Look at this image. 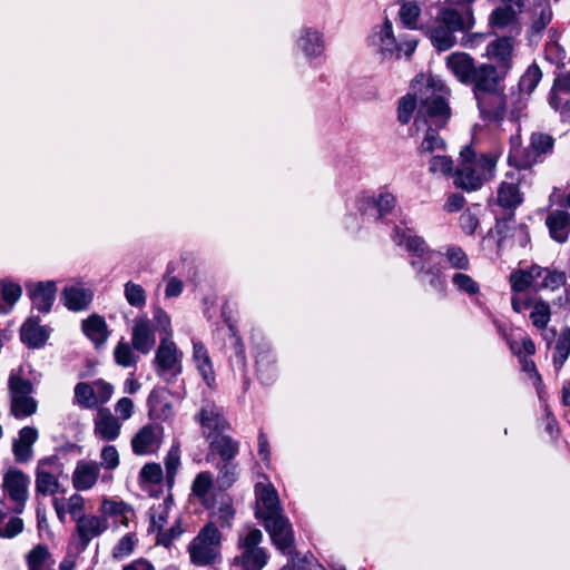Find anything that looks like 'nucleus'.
I'll use <instances>...</instances> for the list:
<instances>
[{
  "mask_svg": "<svg viewBox=\"0 0 570 570\" xmlns=\"http://www.w3.org/2000/svg\"><path fill=\"white\" fill-rule=\"evenodd\" d=\"M475 23L471 8L442 7L429 27V38L438 51H445L458 43V33L468 32Z\"/></svg>",
  "mask_w": 570,
  "mask_h": 570,
  "instance_id": "nucleus-1",
  "label": "nucleus"
},
{
  "mask_svg": "<svg viewBox=\"0 0 570 570\" xmlns=\"http://www.w3.org/2000/svg\"><path fill=\"white\" fill-rule=\"evenodd\" d=\"M448 95L446 88L440 80L429 79L419 92V107L414 124L419 126L423 121L425 125H433L436 128L445 127L451 118Z\"/></svg>",
  "mask_w": 570,
  "mask_h": 570,
  "instance_id": "nucleus-2",
  "label": "nucleus"
},
{
  "mask_svg": "<svg viewBox=\"0 0 570 570\" xmlns=\"http://www.w3.org/2000/svg\"><path fill=\"white\" fill-rule=\"evenodd\" d=\"M198 416L203 428L210 430L206 435L210 452L218 454L223 462L233 461L239 452V443L224 433L230 425L222 415L220 409L215 404H207Z\"/></svg>",
  "mask_w": 570,
  "mask_h": 570,
  "instance_id": "nucleus-3",
  "label": "nucleus"
},
{
  "mask_svg": "<svg viewBox=\"0 0 570 570\" xmlns=\"http://www.w3.org/2000/svg\"><path fill=\"white\" fill-rule=\"evenodd\" d=\"M222 533L205 524L188 546L190 560L196 566H210L220 560Z\"/></svg>",
  "mask_w": 570,
  "mask_h": 570,
  "instance_id": "nucleus-4",
  "label": "nucleus"
},
{
  "mask_svg": "<svg viewBox=\"0 0 570 570\" xmlns=\"http://www.w3.org/2000/svg\"><path fill=\"white\" fill-rule=\"evenodd\" d=\"M392 238L397 246H404L411 254L410 265L416 271L417 276H421L426 265L433 263L439 256V253L429 248L422 237L413 235L410 229H402L396 226Z\"/></svg>",
  "mask_w": 570,
  "mask_h": 570,
  "instance_id": "nucleus-5",
  "label": "nucleus"
},
{
  "mask_svg": "<svg viewBox=\"0 0 570 570\" xmlns=\"http://www.w3.org/2000/svg\"><path fill=\"white\" fill-rule=\"evenodd\" d=\"M263 533L259 529H249L245 534L238 535L240 556L234 559V564L240 570H262L267 562V554L259 547Z\"/></svg>",
  "mask_w": 570,
  "mask_h": 570,
  "instance_id": "nucleus-6",
  "label": "nucleus"
},
{
  "mask_svg": "<svg viewBox=\"0 0 570 570\" xmlns=\"http://www.w3.org/2000/svg\"><path fill=\"white\" fill-rule=\"evenodd\" d=\"M264 528L268 532L272 542L284 554L293 553L294 532L289 520L283 514L266 515L264 519Z\"/></svg>",
  "mask_w": 570,
  "mask_h": 570,
  "instance_id": "nucleus-7",
  "label": "nucleus"
},
{
  "mask_svg": "<svg viewBox=\"0 0 570 570\" xmlns=\"http://www.w3.org/2000/svg\"><path fill=\"white\" fill-rule=\"evenodd\" d=\"M461 165L458 168L454 177V184L456 187L466 191H473L483 185L482 173L473 166L474 150L470 146H465L461 153Z\"/></svg>",
  "mask_w": 570,
  "mask_h": 570,
  "instance_id": "nucleus-8",
  "label": "nucleus"
},
{
  "mask_svg": "<svg viewBox=\"0 0 570 570\" xmlns=\"http://www.w3.org/2000/svg\"><path fill=\"white\" fill-rule=\"evenodd\" d=\"M478 108L483 119L500 122L507 112V96L504 87L501 86L491 91L474 96Z\"/></svg>",
  "mask_w": 570,
  "mask_h": 570,
  "instance_id": "nucleus-9",
  "label": "nucleus"
},
{
  "mask_svg": "<svg viewBox=\"0 0 570 570\" xmlns=\"http://www.w3.org/2000/svg\"><path fill=\"white\" fill-rule=\"evenodd\" d=\"M554 146V138L543 132H532L530 136V144L527 151L519 157V169L531 168L534 164L542 160V158L551 154Z\"/></svg>",
  "mask_w": 570,
  "mask_h": 570,
  "instance_id": "nucleus-10",
  "label": "nucleus"
},
{
  "mask_svg": "<svg viewBox=\"0 0 570 570\" xmlns=\"http://www.w3.org/2000/svg\"><path fill=\"white\" fill-rule=\"evenodd\" d=\"M504 77L505 72L499 70L494 65L479 63L468 85L472 87L473 95L478 96L503 86Z\"/></svg>",
  "mask_w": 570,
  "mask_h": 570,
  "instance_id": "nucleus-11",
  "label": "nucleus"
},
{
  "mask_svg": "<svg viewBox=\"0 0 570 570\" xmlns=\"http://www.w3.org/2000/svg\"><path fill=\"white\" fill-rule=\"evenodd\" d=\"M171 393L166 387L154 389L148 399L149 417L153 420H167L174 416Z\"/></svg>",
  "mask_w": 570,
  "mask_h": 570,
  "instance_id": "nucleus-12",
  "label": "nucleus"
},
{
  "mask_svg": "<svg viewBox=\"0 0 570 570\" xmlns=\"http://www.w3.org/2000/svg\"><path fill=\"white\" fill-rule=\"evenodd\" d=\"M257 510L256 518L264 519L266 515L277 514L282 512L279 499L276 490L272 484L264 485L258 483L255 488Z\"/></svg>",
  "mask_w": 570,
  "mask_h": 570,
  "instance_id": "nucleus-13",
  "label": "nucleus"
},
{
  "mask_svg": "<svg viewBox=\"0 0 570 570\" xmlns=\"http://www.w3.org/2000/svg\"><path fill=\"white\" fill-rule=\"evenodd\" d=\"M478 66L475 60L465 52H453L446 58V67L464 85L471 81Z\"/></svg>",
  "mask_w": 570,
  "mask_h": 570,
  "instance_id": "nucleus-14",
  "label": "nucleus"
},
{
  "mask_svg": "<svg viewBox=\"0 0 570 570\" xmlns=\"http://www.w3.org/2000/svg\"><path fill=\"white\" fill-rule=\"evenodd\" d=\"M49 338L47 327L40 325L38 316H31L26 320L20 328V340L29 348L42 347Z\"/></svg>",
  "mask_w": 570,
  "mask_h": 570,
  "instance_id": "nucleus-15",
  "label": "nucleus"
},
{
  "mask_svg": "<svg viewBox=\"0 0 570 570\" xmlns=\"http://www.w3.org/2000/svg\"><path fill=\"white\" fill-rule=\"evenodd\" d=\"M530 11L532 17L528 29V39L531 43H538L542 38L543 31L551 22L553 12L549 0H546L541 6Z\"/></svg>",
  "mask_w": 570,
  "mask_h": 570,
  "instance_id": "nucleus-16",
  "label": "nucleus"
},
{
  "mask_svg": "<svg viewBox=\"0 0 570 570\" xmlns=\"http://www.w3.org/2000/svg\"><path fill=\"white\" fill-rule=\"evenodd\" d=\"M38 440V431L33 426H24L19 431V438L12 442V452L18 463H26L32 458V445Z\"/></svg>",
  "mask_w": 570,
  "mask_h": 570,
  "instance_id": "nucleus-17",
  "label": "nucleus"
},
{
  "mask_svg": "<svg viewBox=\"0 0 570 570\" xmlns=\"http://www.w3.org/2000/svg\"><path fill=\"white\" fill-rule=\"evenodd\" d=\"M57 286L53 281L37 282L33 289L29 291L35 307L40 313H49L56 299Z\"/></svg>",
  "mask_w": 570,
  "mask_h": 570,
  "instance_id": "nucleus-18",
  "label": "nucleus"
},
{
  "mask_svg": "<svg viewBox=\"0 0 570 570\" xmlns=\"http://www.w3.org/2000/svg\"><path fill=\"white\" fill-rule=\"evenodd\" d=\"M92 298V291L78 286H66L60 294L62 304L72 312L87 309Z\"/></svg>",
  "mask_w": 570,
  "mask_h": 570,
  "instance_id": "nucleus-19",
  "label": "nucleus"
},
{
  "mask_svg": "<svg viewBox=\"0 0 570 570\" xmlns=\"http://www.w3.org/2000/svg\"><path fill=\"white\" fill-rule=\"evenodd\" d=\"M523 203V194L520 190L518 181L504 180L500 184L497 191V204L502 207L505 213L513 212Z\"/></svg>",
  "mask_w": 570,
  "mask_h": 570,
  "instance_id": "nucleus-20",
  "label": "nucleus"
},
{
  "mask_svg": "<svg viewBox=\"0 0 570 570\" xmlns=\"http://www.w3.org/2000/svg\"><path fill=\"white\" fill-rule=\"evenodd\" d=\"M120 423L109 409L100 407L95 419V434L104 441H114L120 433Z\"/></svg>",
  "mask_w": 570,
  "mask_h": 570,
  "instance_id": "nucleus-21",
  "label": "nucleus"
},
{
  "mask_svg": "<svg viewBox=\"0 0 570 570\" xmlns=\"http://www.w3.org/2000/svg\"><path fill=\"white\" fill-rule=\"evenodd\" d=\"M99 476V466L95 462L79 461L72 475L73 488L85 491L92 488Z\"/></svg>",
  "mask_w": 570,
  "mask_h": 570,
  "instance_id": "nucleus-22",
  "label": "nucleus"
},
{
  "mask_svg": "<svg viewBox=\"0 0 570 570\" xmlns=\"http://www.w3.org/2000/svg\"><path fill=\"white\" fill-rule=\"evenodd\" d=\"M29 478L18 469L9 470L3 478V489L11 500H21L28 497Z\"/></svg>",
  "mask_w": 570,
  "mask_h": 570,
  "instance_id": "nucleus-23",
  "label": "nucleus"
},
{
  "mask_svg": "<svg viewBox=\"0 0 570 570\" xmlns=\"http://www.w3.org/2000/svg\"><path fill=\"white\" fill-rule=\"evenodd\" d=\"M193 361L203 380L209 387L215 383L213 364L205 345L199 341H193Z\"/></svg>",
  "mask_w": 570,
  "mask_h": 570,
  "instance_id": "nucleus-24",
  "label": "nucleus"
},
{
  "mask_svg": "<svg viewBox=\"0 0 570 570\" xmlns=\"http://www.w3.org/2000/svg\"><path fill=\"white\" fill-rule=\"evenodd\" d=\"M546 225L556 242L564 243L570 229V214L566 210H553L547 216Z\"/></svg>",
  "mask_w": 570,
  "mask_h": 570,
  "instance_id": "nucleus-25",
  "label": "nucleus"
},
{
  "mask_svg": "<svg viewBox=\"0 0 570 570\" xmlns=\"http://www.w3.org/2000/svg\"><path fill=\"white\" fill-rule=\"evenodd\" d=\"M81 328L86 336L92 341L96 347L102 346L109 336L106 321L98 314H92L88 318L83 320Z\"/></svg>",
  "mask_w": 570,
  "mask_h": 570,
  "instance_id": "nucleus-26",
  "label": "nucleus"
},
{
  "mask_svg": "<svg viewBox=\"0 0 570 570\" xmlns=\"http://www.w3.org/2000/svg\"><path fill=\"white\" fill-rule=\"evenodd\" d=\"M513 45L511 38H499L490 43L489 53L499 62L498 69L505 73L511 68Z\"/></svg>",
  "mask_w": 570,
  "mask_h": 570,
  "instance_id": "nucleus-27",
  "label": "nucleus"
},
{
  "mask_svg": "<svg viewBox=\"0 0 570 570\" xmlns=\"http://www.w3.org/2000/svg\"><path fill=\"white\" fill-rule=\"evenodd\" d=\"M132 346L141 353H148L155 343L154 334L150 331V323L147 318H139L132 328Z\"/></svg>",
  "mask_w": 570,
  "mask_h": 570,
  "instance_id": "nucleus-28",
  "label": "nucleus"
},
{
  "mask_svg": "<svg viewBox=\"0 0 570 570\" xmlns=\"http://www.w3.org/2000/svg\"><path fill=\"white\" fill-rule=\"evenodd\" d=\"M235 517V509L233 500L229 497L222 499L217 509L209 513V521L206 524H212L213 528H230Z\"/></svg>",
  "mask_w": 570,
  "mask_h": 570,
  "instance_id": "nucleus-29",
  "label": "nucleus"
},
{
  "mask_svg": "<svg viewBox=\"0 0 570 570\" xmlns=\"http://www.w3.org/2000/svg\"><path fill=\"white\" fill-rule=\"evenodd\" d=\"M299 49L306 57H317L324 50V41L322 35L313 29L305 28L297 41Z\"/></svg>",
  "mask_w": 570,
  "mask_h": 570,
  "instance_id": "nucleus-30",
  "label": "nucleus"
},
{
  "mask_svg": "<svg viewBox=\"0 0 570 570\" xmlns=\"http://www.w3.org/2000/svg\"><path fill=\"white\" fill-rule=\"evenodd\" d=\"M379 37V46L380 50L384 58H390L394 53L397 58H400V52L402 50V45H399L393 36L392 23L390 20H385L382 26L381 31L377 35Z\"/></svg>",
  "mask_w": 570,
  "mask_h": 570,
  "instance_id": "nucleus-31",
  "label": "nucleus"
},
{
  "mask_svg": "<svg viewBox=\"0 0 570 570\" xmlns=\"http://www.w3.org/2000/svg\"><path fill=\"white\" fill-rule=\"evenodd\" d=\"M177 361L176 345L169 342L168 337H163L156 351L155 362L161 372L170 370Z\"/></svg>",
  "mask_w": 570,
  "mask_h": 570,
  "instance_id": "nucleus-32",
  "label": "nucleus"
},
{
  "mask_svg": "<svg viewBox=\"0 0 570 570\" xmlns=\"http://www.w3.org/2000/svg\"><path fill=\"white\" fill-rule=\"evenodd\" d=\"M570 355V327H563L557 338L552 357L553 366L559 372Z\"/></svg>",
  "mask_w": 570,
  "mask_h": 570,
  "instance_id": "nucleus-33",
  "label": "nucleus"
},
{
  "mask_svg": "<svg viewBox=\"0 0 570 570\" xmlns=\"http://www.w3.org/2000/svg\"><path fill=\"white\" fill-rule=\"evenodd\" d=\"M154 428L150 424L142 426L131 439V448L135 454L142 455L155 442Z\"/></svg>",
  "mask_w": 570,
  "mask_h": 570,
  "instance_id": "nucleus-34",
  "label": "nucleus"
},
{
  "mask_svg": "<svg viewBox=\"0 0 570 570\" xmlns=\"http://www.w3.org/2000/svg\"><path fill=\"white\" fill-rule=\"evenodd\" d=\"M417 279L423 282L425 277H428L429 285L436 291L442 297L446 294V282L444 275L441 273V271L436 267L435 261L433 263H430V265H426L425 271L421 274V276H417Z\"/></svg>",
  "mask_w": 570,
  "mask_h": 570,
  "instance_id": "nucleus-35",
  "label": "nucleus"
},
{
  "mask_svg": "<svg viewBox=\"0 0 570 570\" xmlns=\"http://www.w3.org/2000/svg\"><path fill=\"white\" fill-rule=\"evenodd\" d=\"M37 406V401L31 396L18 395L11 397L10 411L11 414L17 419L35 414Z\"/></svg>",
  "mask_w": 570,
  "mask_h": 570,
  "instance_id": "nucleus-36",
  "label": "nucleus"
},
{
  "mask_svg": "<svg viewBox=\"0 0 570 570\" xmlns=\"http://www.w3.org/2000/svg\"><path fill=\"white\" fill-rule=\"evenodd\" d=\"M426 131L424 139L420 146L419 151L421 154L428 153L432 154L435 150H444L446 147L445 140L439 135L438 130L440 128L434 127L433 125H426Z\"/></svg>",
  "mask_w": 570,
  "mask_h": 570,
  "instance_id": "nucleus-37",
  "label": "nucleus"
},
{
  "mask_svg": "<svg viewBox=\"0 0 570 570\" xmlns=\"http://www.w3.org/2000/svg\"><path fill=\"white\" fill-rule=\"evenodd\" d=\"M77 525H82V529L86 533L90 534L91 538L100 535L108 528L107 519L99 518L97 515L87 517L85 514H80L76 519Z\"/></svg>",
  "mask_w": 570,
  "mask_h": 570,
  "instance_id": "nucleus-38",
  "label": "nucleus"
},
{
  "mask_svg": "<svg viewBox=\"0 0 570 570\" xmlns=\"http://www.w3.org/2000/svg\"><path fill=\"white\" fill-rule=\"evenodd\" d=\"M58 488L59 482L55 475L43 469L37 468L36 491L38 494H55Z\"/></svg>",
  "mask_w": 570,
  "mask_h": 570,
  "instance_id": "nucleus-39",
  "label": "nucleus"
},
{
  "mask_svg": "<svg viewBox=\"0 0 570 570\" xmlns=\"http://www.w3.org/2000/svg\"><path fill=\"white\" fill-rule=\"evenodd\" d=\"M503 4L504 7L495 8L490 16V23L495 28H504L513 23L519 14L509 3Z\"/></svg>",
  "mask_w": 570,
  "mask_h": 570,
  "instance_id": "nucleus-40",
  "label": "nucleus"
},
{
  "mask_svg": "<svg viewBox=\"0 0 570 570\" xmlns=\"http://www.w3.org/2000/svg\"><path fill=\"white\" fill-rule=\"evenodd\" d=\"M542 78V71L537 63L529 66L527 71L522 75L519 80V89L521 92L530 95L537 88L539 81Z\"/></svg>",
  "mask_w": 570,
  "mask_h": 570,
  "instance_id": "nucleus-41",
  "label": "nucleus"
},
{
  "mask_svg": "<svg viewBox=\"0 0 570 570\" xmlns=\"http://www.w3.org/2000/svg\"><path fill=\"white\" fill-rule=\"evenodd\" d=\"M550 305L542 299L535 301L533 303V309L530 313L532 324L539 330H544L550 321Z\"/></svg>",
  "mask_w": 570,
  "mask_h": 570,
  "instance_id": "nucleus-42",
  "label": "nucleus"
},
{
  "mask_svg": "<svg viewBox=\"0 0 570 570\" xmlns=\"http://www.w3.org/2000/svg\"><path fill=\"white\" fill-rule=\"evenodd\" d=\"M75 399L85 409H92L97 404L95 390L89 383L80 382L75 387Z\"/></svg>",
  "mask_w": 570,
  "mask_h": 570,
  "instance_id": "nucleus-43",
  "label": "nucleus"
},
{
  "mask_svg": "<svg viewBox=\"0 0 570 570\" xmlns=\"http://www.w3.org/2000/svg\"><path fill=\"white\" fill-rule=\"evenodd\" d=\"M515 214L513 212L505 213L502 217L495 218V233L499 236L498 247H501L503 242L512 236L513 226L511 223L514 222Z\"/></svg>",
  "mask_w": 570,
  "mask_h": 570,
  "instance_id": "nucleus-44",
  "label": "nucleus"
},
{
  "mask_svg": "<svg viewBox=\"0 0 570 570\" xmlns=\"http://www.w3.org/2000/svg\"><path fill=\"white\" fill-rule=\"evenodd\" d=\"M237 464L232 461L224 462L219 466V473L217 476V484L220 490H227L230 488L237 479Z\"/></svg>",
  "mask_w": 570,
  "mask_h": 570,
  "instance_id": "nucleus-45",
  "label": "nucleus"
},
{
  "mask_svg": "<svg viewBox=\"0 0 570 570\" xmlns=\"http://www.w3.org/2000/svg\"><path fill=\"white\" fill-rule=\"evenodd\" d=\"M419 107V94L415 96L407 95L399 101L397 118L403 125H406L411 118L413 111Z\"/></svg>",
  "mask_w": 570,
  "mask_h": 570,
  "instance_id": "nucleus-46",
  "label": "nucleus"
},
{
  "mask_svg": "<svg viewBox=\"0 0 570 570\" xmlns=\"http://www.w3.org/2000/svg\"><path fill=\"white\" fill-rule=\"evenodd\" d=\"M8 518V513L0 511V537L13 538L23 530V521L18 517H11L3 527L4 520Z\"/></svg>",
  "mask_w": 570,
  "mask_h": 570,
  "instance_id": "nucleus-47",
  "label": "nucleus"
},
{
  "mask_svg": "<svg viewBox=\"0 0 570 570\" xmlns=\"http://www.w3.org/2000/svg\"><path fill=\"white\" fill-rule=\"evenodd\" d=\"M445 257L451 267L456 269H468L470 266L469 258L464 250L459 246H450L446 249Z\"/></svg>",
  "mask_w": 570,
  "mask_h": 570,
  "instance_id": "nucleus-48",
  "label": "nucleus"
},
{
  "mask_svg": "<svg viewBox=\"0 0 570 570\" xmlns=\"http://www.w3.org/2000/svg\"><path fill=\"white\" fill-rule=\"evenodd\" d=\"M125 296L127 302L134 307H141L146 303L145 289L132 282L125 284Z\"/></svg>",
  "mask_w": 570,
  "mask_h": 570,
  "instance_id": "nucleus-49",
  "label": "nucleus"
},
{
  "mask_svg": "<svg viewBox=\"0 0 570 570\" xmlns=\"http://www.w3.org/2000/svg\"><path fill=\"white\" fill-rule=\"evenodd\" d=\"M139 480L141 483L158 484L163 480V469L158 463H146L140 472Z\"/></svg>",
  "mask_w": 570,
  "mask_h": 570,
  "instance_id": "nucleus-50",
  "label": "nucleus"
},
{
  "mask_svg": "<svg viewBox=\"0 0 570 570\" xmlns=\"http://www.w3.org/2000/svg\"><path fill=\"white\" fill-rule=\"evenodd\" d=\"M48 547L45 544L36 546L28 554H27V563L29 570H40L43 562L49 557Z\"/></svg>",
  "mask_w": 570,
  "mask_h": 570,
  "instance_id": "nucleus-51",
  "label": "nucleus"
},
{
  "mask_svg": "<svg viewBox=\"0 0 570 570\" xmlns=\"http://www.w3.org/2000/svg\"><path fill=\"white\" fill-rule=\"evenodd\" d=\"M421 13V8L414 1L404 2L400 9L401 21L407 27H414Z\"/></svg>",
  "mask_w": 570,
  "mask_h": 570,
  "instance_id": "nucleus-52",
  "label": "nucleus"
},
{
  "mask_svg": "<svg viewBox=\"0 0 570 570\" xmlns=\"http://www.w3.org/2000/svg\"><path fill=\"white\" fill-rule=\"evenodd\" d=\"M9 390H10L11 397L18 396V395L30 396V394L33 392V385H32L31 381H29L27 379H22L17 375H10Z\"/></svg>",
  "mask_w": 570,
  "mask_h": 570,
  "instance_id": "nucleus-53",
  "label": "nucleus"
},
{
  "mask_svg": "<svg viewBox=\"0 0 570 570\" xmlns=\"http://www.w3.org/2000/svg\"><path fill=\"white\" fill-rule=\"evenodd\" d=\"M166 473H167V485L169 489H171L175 484V476H176V470L178 468V445L173 444L166 461Z\"/></svg>",
  "mask_w": 570,
  "mask_h": 570,
  "instance_id": "nucleus-54",
  "label": "nucleus"
},
{
  "mask_svg": "<svg viewBox=\"0 0 570 570\" xmlns=\"http://www.w3.org/2000/svg\"><path fill=\"white\" fill-rule=\"evenodd\" d=\"M115 361L118 365L128 367L135 363V355L128 343L119 342L114 352Z\"/></svg>",
  "mask_w": 570,
  "mask_h": 570,
  "instance_id": "nucleus-55",
  "label": "nucleus"
},
{
  "mask_svg": "<svg viewBox=\"0 0 570 570\" xmlns=\"http://www.w3.org/2000/svg\"><path fill=\"white\" fill-rule=\"evenodd\" d=\"M452 282L458 289L465 292L469 295H474L480 291L478 283L471 276L463 273L454 274Z\"/></svg>",
  "mask_w": 570,
  "mask_h": 570,
  "instance_id": "nucleus-56",
  "label": "nucleus"
},
{
  "mask_svg": "<svg viewBox=\"0 0 570 570\" xmlns=\"http://www.w3.org/2000/svg\"><path fill=\"white\" fill-rule=\"evenodd\" d=\"M430 173L449 175L453 170V160L448 156H433L430 159Z\"/></svg>",
  "mask_w": 570,
  "mask_h": 570,
  "instance_id": "nucleus-57",
  "label": "nucleus"
},
{
  "mask_svg": "<svg viewBox=\"0 0 570 570\" xmlns=\"http://www.w3.org/2000/svg\"><path fill=\"white\" fill-rule=\"evenodd\" d=\"M566 282L567 277L564 272L548 269L547 274L543 276L542 283L537 289L551 288L553 291L566 285Z\"/></svg>",
  "mask_w": 570,
  "mask_h": 570,
  "instance_id": "nucleus-58",
  "label": "nucleus"
},
{
  "mask_svg": "<svg viewBox=\"0 0 570 570\" xmlns=\"http://www.w3.org/2000/svg\"><path fill=\"white\" fill-rule=\"evenodd\" d=\"M511 288L513 292L521 293L532 285L531 274L529 275L527 269H520L511 273L510 275Z\"/></svg>",
  "mask_w": 570,
  "mask_h": 570,
  "instance_id": "nucleus-59",
  "label": "nucleus"
},
{
  "mask_svg": "<svg viewBox=\"0 0 570 570\" xmlns=\"http://www.w3.org/2000/svg\"><path fill=\"white\" fill-rule=\"evenodd\" d=\"M371 203L379 212V218L386 216L395 205V198L392 194H381L377 198H372Z\"/></svg>",
  "mask_w": 570,
  "mask_h": 570,
  "instance_id": "nucleus-60",
  "label": "nucleus"
},
{
  "mask_svg": "<svg viewBox=\"0 0 570 570\" xmlns=\"http://www.w3.org/2000/svg\"><path fill=\"white\" fill-rule=\"evenodd\" d=\"M213 484L210 472H200L193 482V492L197 497H205Z\"/></svg>",
  "mask_w": 570,
  "mask_h": 570,
  "instance_id": "nucleus-61",
  "label": "nucleus"
},
{
  "mask_svg": "<svg viewBox=\"0 0 570 570\" xmlns=\"http://www.w3.org/2000/svg\"><path fill=\"white\" fill-rule=\"evenodd\" d=\"M135 548L134 533H127L112 549V558L121 559L125 556L130 554Z\"/></svg>",
  "mask_w": 570,
  "mask_h": 570,
  "instance_id": "nucleus-62",
  "label": "nucleus"
},
{
  "mask_svg": "<svg viewBox=\"0 0 570 570\" xmlns=\"http://www.w3.org/2000/svg\"><path fill=\"white\" fill-rule=\"evenodd\" d=\"M460 226L465 234L473 235L479 226L478 214L468 208L460 216Z\"/></svg>",
  "mask_w": 570,
  "mask_h": 570,
  "instance_id": "nucleus-63",
  "label": "nucleus"
},
{
  "mask_svg": "<svg viewBox=\"0 0 570 570\" xmlns=\"http://www.w3.org/2000/svg\"><path fill=\"white\" fill-rule=\"evenodd\" d=\"M0 285H2V287H1L2 299L9 305L16 304L22 294L21 286L16 283H2V282H0Z\"/></svg>",
  "mask_w": 570,
  "mask_h": 570,
  "instance_id": "nucleus-64",
  "label": "nucleus"
}]
</instances>
